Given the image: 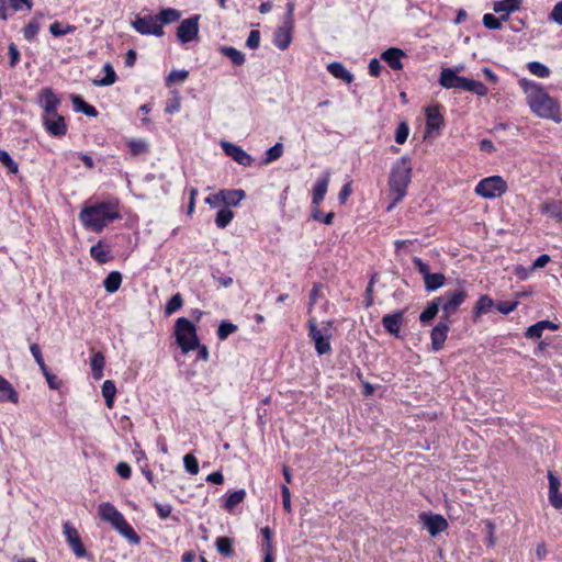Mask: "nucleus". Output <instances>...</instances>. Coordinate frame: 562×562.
I'll list each match as a JSON object with an SVG mask.
<instances>
[{
    "label": "nucleus",
    "mask_w": 562,
    "mask_h": 562,
    "mask_svg": "<svg viewBox=\"0 0 562 562\" xmlns=\"http://www.w3.org/2000/svg\"><path fill=\"white\" fill-rule=\"evenodd\" d=\"M43 124L52 136L61 137L67 133L65 119L57 112L50 115H43Z\"/></svg>",
    "instance_id": "14"
},
{
    "label": "nucleus",
    "mask_w": 562,
    "mask_h": 562,
    "mask_svg": "<svg viewBox=\"0 0 562 562\" xmlns=\"http://www.w3.org/2000/svg\"><path fill=\"white\" fill-rule=\"evenodd\" d=\"M446 277L442 273H427L424 279L425 289L427 291H435L445 284Z\"/></svg>",
    "instance_id": "31"
},
{
    "label": "nucleus",
    "mask_w": 562,
    "mask_h": 562,
    "mask_svg": "<svg viewBox=\"0 0 562 562\" xmlns=\"http://www.w3.org/2000/svg\"><path fill=\"white\" fill-rule=\"evenodd\" d=\"M221 53L228 57L234 65L240 66L245 63V55L234 47L224 46L221 48Z\"/></svg>",
    "instance_id": "36"
},
{
    "label": "nucleus",
    "mask_w": 562,
    "mask_h": 562,
    "mask_svg": "<svg viewBox=\"0 0 562 562\" xmlns=\"http://www.w3.org/2000/svg\"><path fill=\"white\" fill-rule=\"evenodd\" d=\"M99 517L116 529L122 536L128 539L131 542L139 543V537L136 535L134 529L128 525L123 515L115 508L111 503H101L98 506Z\"/></svg>",
    "instance_id": "4"
},
{
    "label": "nucleus",
    "mask_w": 562,
    "mask_h": 562,
    "mask_svg": "<svg viewBox=\"0 0 562 562\" xmlns=\"http://www.w3.org/2000/svg\"><path fill=\"white\" fill-rule=\"evenodd\" d=\"M127 146L133 155H139L147 148V143L143 139L128 140Z\"/></svg>",
    "instance_id": "54"
},
{
    "label": "nucleus",
    "mask_w": 562,
    "mask_h": 562,
    "mask_svg": "<svg viewBox=\"0 0 562 562\" xmlns=\"http://www.w3.org/2000/svg\"><path fill=\"white\" fill-rule=\"evenodd\" d=\"M259 44H260V33H259V31L254 30L249 33L246 45L250 49H256L259 47Z\"/></svg>",
    "instance_id": "59"
},
{
    "label": "nucleus",
    "mask_w": 562,
    "mask_h": 562,
    "mask_svg": "<svg viewBox=\"0 0 562 562\" xmlns=\"http://www.w3.org/2000/svg\"><path fill=\"white\" fill-rule=\"evenodd\" d=\"M175 335L177 342L183 353H188L199 348V338L195 326L186 317H180L175 324Z\"/></svg>",
    "instance_id": "5"
},
{
    "label": "nucleus",
    "mask_w": 562,
    "mask_h": 562,
    "mask_svg": "<svg viewBox=\"0 0 562 562\" xmlns=\"http://www.w3.org/2000/svg\"><path fill=\"white\" fill-rule=\"evenodd\" d=\"M199 20L200 15L183 20L177 29L178 40L186 44L195 40L199 35Z\"/></svg>",
    "instance_id": "11"
},
{
    "label": "nucleus",
    "mask_w": 562,
    "mask_h": 562,
    "mask_svg": "<svg viewBox=\"0 0 562 562\" xmlns=\"http://www.w3.org/2000/svg\"><path fill=\"white\" fill-rule=\"evenodd\" d=\"M132 25L138 33L144 35L161 36L164 34L162 26L151 15L137 18L132 22Z\"/></svg>",
    "instance_id": "12"
},
{
    "label": "nucleus",
    "mask_w": 562,
    "mask_h": 562,
    "mask_svg": "<svg viewBox=\"0 0 562 562\" xmlns=\"http://www.w3.org/2000/svg\"><path fill=\"white\" fill-rule=\"evenodd\" d=\"M182 303H183V300L179 293L172 295L171 299L166 304L165 313L167 315L173 314L182 306Z\"/></svg>",
    "instance_id": "45"
},
{
    "label": "nucleus",
    "mask_w": 562,
    "mask_h": 562,
    "mask_svg": "<svg viewBox=\"0 0 562 562\" xmlns=\"http://www.w3.org/2000/svg\"><path fill=\"white\" fill-rule=\"evenodd\" d=\"M521 0H502L493 5V10L501 15V20L507 21L508 15L520 9Z\"/></svg>",
    "instance_id": "23"
},
{
    "label": "nucleus",
    "mask_w": 562,
    "mask_h": 562,
    "mask_svg": "<svg viewBox=\"0 0 562 562\" xmlns=\"http://www.w3.org/2000/svg\"><path fill=\"white\" fill-rule=\"evenodd\" d=\"M90 256L101 265L109 262L113 258L110 247L101 240L90 248Z\"/></svg>",
    "instance_id": "26"
},
{
    "label": "nucleus",
    "mask_w": 562,
    "mask_h": 562,
    "mask_svg": "<svg viewBox=\"0 0 562 562\" xmlns=\"http://www.w3.org/2000/svg\"><path fill=\"white\" fill-rule=\"evenodd\" d=\"M507 188L506 181L501 176H491L477 183L475 193L484 199H495L502 196Z\"/></svg>",
    "instance_id": "7"
},
{
    "label": "nucleus",
    "mask_w": 562,
    "mask_h": 562,
    "mask_svg": "<svg viewBox=\"0 0 562 562\" xmlns=\"http://www.w3.org/2000/svg\"><path fill=\"white\" fill-rule=\"evenodd\" d=\"M0 162L9 170L11 173H16L19 171V165L11 158L8 151L0 149Z\"/></svg>",
    "instance_id": "44"
},
{
    "label": "nucleus",
    "mask_w": 562,
    "mask_h": 562,
    "mask_svg": "<svg viewBox=\"0 0 562 562\" xmlns=\"http://www.w3.org/2000/svg\"><path fill=\"white\" fill-rule=\"evenodd\" d=\"M518 305V302L515 301V302H498L496 304V308L499 313L504 314V315H507L509 314L510 312H513Z\"/></svg>",
    "instance_id": "60"
},
{
    "label": "nucleus",
    "mask_w": 562,
    "mask_h": 562,
    "mask_svg": "<svg viewBox=\"0 0 562 562\" xmlns=\"http://www.w3.org/2000/svg\"><path fill=\"white\" fill-rule=\"evenodd\" d=\"M550 19L558 25H562V0L553 7L552 12L550 13Z\"/></svg>",
    "instance_id": "64"
},
{
    "label": "nucleus",
    "mask_w": 562,
    "mask_h": 562,
    "mask_svg": "<svg viewBox=\"0 0 562 562\" xmlns=\"http://www.w3.org/2000/svg\"><path fill=\"white\" fill-rule=\"evenodd\" d=\"M312 217L315 221H321V222H323L326 225H330L333 223V220H334V213L329 212L326 215H323V213L318 209V206H314L313 212H312Z\"/></svg>",
    "instance_id": "55"
},
{
    "label": "nucleus",
    "mask_w": 562,
    "mask_h": 562,
    "mask_svg": "<svg viewBox=\"0 0 562 562\" xmlns=\"http://www.w3.org/2000/svg\"><path fill=\"white\" fill-rule=\"evenodd\" d=\"M323 288L324 286L321 283L314 284V286L310 293V303H308L310 308L317 302L318 297L322 294Z\"/></svg>",
    "instance_id": "62"
},
{
    "label": "nucleus",
    "mask_w": 562,
    "mask_h": 562,
    "mask_svg": "<svg viewBox=\"0 0 562 562\" xmlns=\"http://www.w3.org/2000/svg\"><path fill=\"white\" fill-rule=\"evenodd\" d=\"M216 549H217V551L221 554H223L225 557H232L233 553H234L233 542L227 537H220V538H217V540H216Z\"/></svg>",
    "instance_id": "41"
},
{
    "label": "nucleus",
    "mask_w": 562,
    "mask_h": 562,
    "mask_svg": "<svg viewBox=\"0 0 562 562\" xmlns=\"http://www.w3.org/2000/svg\"><path fill=\"white\" fill-rule=\"evenodd\" d=\"M443 116L439 111L438 105L428 106L426 109V132L425 138L436 137L443 126Z\"/></svg>",
    "instance_id": "10"
},
{
    "label": "nucleus",
    "mask_w": 562,
    "mask_h": 562,
    "mask_svg": "<svg viewBox=\"0 0 562 562\" xmlns=\"http://www.w3.org/2000/svg\"><path fill=\"white\" fill-rule=\"evenodd\" d=\"M419 518L432 537H436L448 528V521L441 515L422 513Z\"/></svg>",
    "instance_id": "13"
},
{
    "label": "nucleus",
    "mask_w": 562,
    "mask_h": 562,
    "mask_svg": "<svg viewBox=\"0 0 562 562\" xmlns=\"http://www.w3.org/2000/svg\"><path fill=\"white\" fill-rule=\"evenodd\" d=\"M293 24L284 22L274 33V44L281 49H286L292 42Z\"/></svg>",
    "instance_id": "20"
},
{
    "label": "nucleus",
    "mask_w": 562,
    "mask_h": 562,
    "mask_svg": "<svg viewBox=\"0 0 562 562\" xmlns=\"http://www.w3.org/2000/svg\"><path fill=\"white\" fill-rule=\"evenodd\" d=\"M449 326L446 323H439L430 333L431 347L435 351L440 350L447 339Z\"/></svg>",
    "instance_id": "25"
},
{
    "label": "nucleus",
    "mask_w": 562,
    "mask_h": 562,
    "mask_svg": "<svg viewBox=\"0 0 562 562\" xmlns=\"http://www.w3.org/2000/svg\"><path fill=\"white\" fill-rule=\"evenodd\" d=\"M282 153H283V146L281 143H277L274 146L270 147L267 151V157H266V164H269V162H272L274 160H277L278 158H280L282 156Z\"/></svg>",
    "instance_id": "49"
},
{
    "label": "nucleus",
    "mask_w": 562,
    "mask_h": 562,
    "mask_svg": "<svg viewBox=\"0 0 562 562\" xmlns=\"http://www.w3.org/2000/svg\"><path fill=\"white\" fill-rule=\"evenodd\" d=\"M467 295L468 294L464 289H457L453 291H447L442 296L437 297L445 318H449L457 312L459 306L467 299Z\"/></svg>",
    "instance_id": "8"
},
{
    "label": "nucleus",
    "mask_w": 562,
    "mask_h": 562,
    "mask_svg": "<svg viewBox=\"0 0 562 562\" xmlns=\"http://www.w3.org/2000/svg\"><path fill=\"white\" fill-rule=\"evenodd\" d=\"M546 329L557 330L558 325L550 321H540L527 328L526 337L530 339H538L542 336V333Z\"/></svg>",
    "instance_id": "27"
},
{
    "label": "nucleus",
    "mask_w": 562,
    "mask_h": 562,
    "mask_svg": "<svg viewBox=\"0 0 562 562\" xmlns=\"http://www.w3.org/2000/svg\"><path fill=\"white\" fill-rule=\"evenodd\" d=\"M119 217L116 207L110 203H98L83 207L79 213L82 225L100 233L109 223Z\"/></svg>",
    "instance_id": "2"
},
{
    "label": "nucleus",
    "mask_w": 562,
    "mask_h": 562,
    "mask_svg": "<svg viewBox=\"0 0 562 562\" xmlns=\"http://www.w3.org/2000/svg\"><path fill=\"white\" fill-rule=\"evenodd\" d=\"M189 76L187 70H172L167 77V86L184 81Z\"/></svg>",
    "instance_id": "50"
},
{
    "label": "nucleus",
    "mask_w": 562,
    "mask_h": 562,
    "mask_svg": "<svg viewBox=\"0 0 562 562\" xmlns=\"http://www.w3.org/2000/svg\"><path fill=\"white\" fill-rule=\"evenodd\" d=\"M30 351H31L32 356L34 357L36 363L38 364L41 371H46L47 366L45 364L44 359L42 357L40 346L37 344L31 345Z\"/></svg>",
    "instance_id": "56"
},
{
    "label": "nucleus",
    "mask_w": 562,
    "mask_h": 562,
    "mask_svg": "<svg viewBox=\"0 0 562 562\" xmlns=\"http://www.w3.org/2000/svg\"><path fill=\"white\" fill-rule=\"evenodd\" d=\"M439 308L440 304L439 301L436 299L427 306L425 311L422 312V314L419 315L420 322L428 323L429 321H431L437 315Z\"/></svg>",
    "instance_id": "40"
},
{
    "label": "nucleus",
    "mask_w": 562,
    "mask_h": 562,
    "mask_svg": "<svg viewBox=\"0 0 562 562\" xmlns=\"http://www.w3.org/2000/svg\"><path fill=\"white\" fill-rule=\"evenodd\" d=\"M236 329H237L236 325H234L232 323L223 322L218 326L217 336L220 339L224 340L228 337V335L234 333Z\"/></svg>",
    "instance_id": "53"
},
{
    "label": "nucleus",
    "mask_w": 562,
    "mask_h": 562,
    "mask_svg": "<svg viewBox=\"0 0 562 562\" xmlns=\"http://www.w3.org/2000/svg\"><path fill=\"white\" fill-rule=\"evenodd\" d=\"M122 282V276L117 271L110 272L105 278L103 285L106 292L114 293L119 290Z\"/></svg>",
    "instance_id": "32"
},
{
    "label": "nucleus",
    "mask_w": 562,
    "mask_h": 562,
    "mask_svg": "<svg viewBox=\"0 0 562 562\" xmlns=\"http://www.w3.org/2000/svg\"><path fill=\"white\" fill-rule=\"evenodd\" d=\"M60 100L50 88H44L40 92V105L44 111L43 115H50L57 112Z\"/></svg>",
    "instance_id": "15"
},
{
    "label": "nucleus",
    "mask_w": 562,
    "mask_h": 562,
    "mask_svg": "<svg viewBox=\"0 0 562 562\" xmlns=\"http://www.w3.org/2000/svg\"><path fill=\"white\" fill-rule=\"evenodd\" d=\"M105 77L102 79H94L93 85L98 87L111 86L116 81V75L111 64L106 63L103 67Z\"/></svg>",
    "instance_id": "35"
},
{
    "label": "nucleus",
    "mask_w": 562,
    "mask_h": 562,
    "mask_svg": "<svg viewBox=\"0 0 562 562\" xmlns=\"http://www.w3.org/2000/svg\"><path fill=\"white\" fill-rule=\"evenodd\" d=\"M42 373L44 374V376L48 383V386L52 390H58L60 387V381L57 379V376L55 374L50 373L47 368H46V371H42Z\"/></svg>",
    "instance_id": "61"
},
{
    "label": "nucleus",
    "mask_w": 562,
    "mask_h": 562,
    "mask_svg": "<svg viewBox=\"0 0 562 562\" xmlns=\"http://www.w3.org/2000/svg\"><path fill=\"white\" fill-rule=\"evenodd\" d=\"M9 2L15 11H20L23 8L30 11L33 7L32 0H9Z\"/></svg>",
    "instance_id": "63"
},
{
    "label": "nucleus",
    "mask_w": 562,
    "mask_h": 562,
    "mask_svg": "<svg viewBox=\"0 0 562 562\" xmlns=\"http://www.w3.org/2000/svg\"><path fill=\"white\" fill-rule=\"evenodd\" d=\"M494 302L487 295H483L479 299L475 305V314L480 315L482 313H486L492 306Z\"/></svg>",
    "instance_id": "47"
},
{
    "label": "nucleus",
    "mask_w": 562,
    "mask_h": 562,
    "mask_svg": "<svg viewBox=\"0 0 562 562\" xmlns=\"http://www.w3.org/2000/svg\"><path fill=\"white\" fill-rule=\"evenodd\" d=\"M330 180V172L325 171L322 177L315 183L312 191V203L314 206H318L321 202L324 200V196L327 192L328 184Z\"/></svg>",
    "instance_id": "21"
},
{
    "label": "nucleus",
    "mask_w": 562,
    "mask_h": 562,
    "mask_svg": "<svg viewBox=\"0 0 562 562\" xmlns=\"http://www.w3.org/2000/svg\"><path fill=\"white\" fill-rule=\"evenodd\" d=\"M115 394H116V387H115L114 383L110 380L104 381L103 385H102V395L105 400V404H106L108 408L113 407Z\"/></svg>",
    "instance_id": "37"
},
{
    "label": "nucleus",
    "mask_w": 562,
    "mask_h": 562,
    "mask_svg": "<svg viewBox=\"0 0 562 562\" xmlns=\"http://www.w3.org/2000/svg\"><path fill=\"white\" fill-rule=\"evenodd\" d=\"M64 533L75 554L80 558L85 557L86 549L80 540L77 529L74 528L69 522H66L64 525Z\"/></svg>",
    "instance_id": "16"
},
{
    "label": "nucleus",
    "mask_w": 562,
    "mask_h": 562,
    "mask_svg": "<svg viewBox=\"0 0 562 562\" xmlns=\"http://www.w3.org/2000/svg\"><path fill=\"white\" fill-rule=\"evenodd\" d=\"M460 70H462V67H457L456 69L443 68L440 72L439 83L446 89L457 88L468 91L471 79L458 76L457 72Z\"/></svg>",
    "instance_id": "9"
},
{
    "label": "nucleus",
    "mask_w": 562,
    "mask_h": 562,
    "mask_svg": "<svg viewBox=\"0 0 562 562\" xmlns=\"http://www.w3.org/2000/svg\"><path fill=\"white\" fill-rule=\"evenodd\" d=\"M405 56V53L396 47H391L384 50L381 55V58L393 69L401 70L403 69L402 58Z\"/></svg>",
    "instance_id": "24"
},
{
    "label": "nucleus",
    "mask_w": 562,
    "mask_h": 562,
    "mask_svg": "<svg viewBox=\"0 0 562 562\" xmlns=\"http://www.w3.org/2000/svg\"><path fill=\"white\" fill-rule=\"evenodd\" d=\"M40 31V23L35 20L30 21L23 29V35L27 41H33Z\"/></svg>",
    "instance_id": "46"
},
{
    "label": "nucleus",
    "mask_w": 562,
    "mask_h": 562,
    "mask_svg": "<svg viewBox=\"0 0 562 562\" xmlns=\"http://www.w3.org/2000/svg\"><path fill=\"white\" fill-rule=\"evenodd\" d=\"M71 100L76 111L82 112L88 116H97V110L92 105L85 102V100L81 97L74 95Z\"/></svg>",
    "instance_id": "34"
},
{
    "label": "nucleus",
    "mask_w": 562,
    "mask_h": 562,
    "mask_svg": "<svg viewBox=\"0 0 562 562\" xmlns=\"http://www.w3.org/2000/svg\"><path fill=\"white\" fill-rule=\"evenodd\" d=\"M548 480H549V501L550 504L557 508H562V493H560V480L551 472H548Z\"/></svg>",
    "instance_id": "22"
},
{
    "label": "nucleus",
    "mask_w": 562,
    "mask_h": 562,
    "mask_svg": "<svg viewBox=\"0 0 562 562\" xmlns=\"http://www.w3.org/2000/svg\"><path fill=\"white\" fill-rule=\"evenodd\" d=\"M233 217H234V212L232 210H229L228 207H223L217 212L216 217H215V223H216L217 227L224 228L231 223Z\"/></svg>",
    "instance_id": "39"
},
{
    "label": "nucleus",
    "mask_w": 562,
    "mask_h": 562,
    "mask_svg": "<svg viewBox=\"0 0 562 562\" xmlns=\"http://www.w3.org/2000/svg\"><path fill=\"white\" fill-rule=\"evenodd\" d=\"M539 209L543 215L552 218L558 224H562V202L561 201H557V200L542 201Z\"/></svg>",
    "instance_id": "19"
},
{
    "label": "nucleus",
    "mask_w": 562,
    "mask_h": 562,
    "mask_svg": "<svg viewBox=\"0 0 562 562\" xmlns=\"http://www.w3.org/2000/svg\"><path fill=\"white\" fill-rule=\"evenodd\" d=\"M245 496H246L245 490H238V491L233 492L226 498V502L224 505L225 509H227L228 512H232L235 508V506H237L238 504H240L244 501Z\"/></svg>",
    "instance_id": "38"
},
{
    "label": "nucleus",
    "mask_w": 562,
    "mask_h": 562,
    "mask_svg": "<svg viewBox=\"0 0 562 562\" xmlns=\"http://www.w3.org/2000/svg\"><path fill=\"white\" fill-rule=\"evenodd\" d=\"M412 166L407 157H402L395 161L392 167L389 186L393 202L389 205L387 210L394 207L406 195V190L411 183Z\"/></svg>",
    "instance_id": "3"
},
{
    "label": "nucleus",
    "mask_w": 562,
    "mask_h": 562,
    "mask_svg": "<svg viewBox=\"0 0 562 562\" xmlns=\"http://www.w3.org/2000/svg\"><path fill=\"white\" fill-rule=\"evenodd\" d=\"M403 322L404 313L402 311H397L393 314H386L382 317V325L384 329L395 337H400V330Z\"/></svg>",
    "instance_id": "17"
},
{
    "label": "nucleus",
    "mask_w": 562,
    "mask_h": 562,
    "mask_svg": "<svg viewBox=\"0 0 562 562\" xmlns=\"http://www.w3.org/2000/svg\"><path fill=\"white\" fill-rule=\"evenodd\" d=\"M328 71L336 78L350 83L353 80V76L346 67L340 63H331L327 67Z\"/></svg>",
    "instance_id": "30"
},
{
    "label": "nucleus",
    "mask_w": 562,
    "mask_h": 562,
    "mask_svg": "<svg viewBox=\"0 0 562 562\" xmlns=\"http://www.w3.org/2000/svg\"><path fill=\"white\" fill-rule=\"evenodd\" d=\"M180 16H181V14L178 10L169 8V9H164L159 13L158 19L161 21V23L169 24V23L178 21L180 19Z\"/></svg>",
    "instance_id": "43"
},
{
    "label": "nucleus",
    "mask_w": 562,
    "mask_h": 562,
    "mask_svg": "<svg viewBox=\"0 0 562 562\" xmlns=\"http://www.w3.org/2000/svg\"><path fill=\"white\" fill-rule=\"evenodd\" d=\"M220 198L226 206H236L245 198V192L243 190H221Z\"/></svg>",
    "instance_id": "29"
},
{
    "label": "nucleus",
    "mask_w": 562,
    "mask_h": 562,
    "mask_svg": "<svg viewBox=\"0 0 562 562\" xmlns=\"http://www.w3.org/2000/svg\"><path fill=\"white\" fill-rule=\"evenodd\" d=\"M222 147L225 154L232 157L239 165L250 166L252 159L241 147L228 142H223Z\"/></svg>",
    "instance_id": "18"
},
{
    "label": "nucleus",
    "mask_w": 562,
    "mask_h": 562,
    "mask_svg": "<svg viewBox=\"0 0 562 562\" xmlns=\"http://www.w3.org/2000/svg\"><path fill=\"white\" fill-rule=\"evenodd\" d=\"M183 463H184L186 470L190 474L195 475L199 473V463H198L196 458L193 454H191V453L186 454L183 458Z\"/></svg>",
    "instance_id": "48"
},
{
    "label": "nucleus",
    "mask_w": 562,
    "mask_h": 562,
    "mask_svg": "<svg viewBox=\"0 0 562 562\" xmlns=\"http://www.w3.org/2000/svg\"><path fill=\"white\" fill-rule=\"evenodd\" d=\"M104 356L101 352H97L93 355L91 359V370H92V376L95 380H100L103 375V368H104Z\"/></svg>",
    "instance_id": "33"
},
{
    "label": "nucleus",
    "mask_w": 562,
    "mask_h": 562,
    "mask_svg": "<svg viewBox=\"0 0 562 562\" xmlns=\"http://www.w3.org/2000/svg\"><path fill=\"white\" fill-rule=\"evenodd\" d=\"M502 21L501 18L497 19L491 13H486L483 16V24L488 30H499L502 27Z\"/></svg>",
    "instance_id": "52"
},
{
    "label": "nucleus",
    "mask_w": 562,
    "mask_h": 562,
    "mask_svg": "<svg viewBox=\"0 0 562 562\" xmlns=\"http://www.w3.org/2000/svg\"><path fill=\"white\" fill-rule=\"evenodd\" d=\"M409 128L406 122H401L396 128L395 142L404 144L408 137Z\"/></svg>",
    "instance_id": "51"
},
{
    "label": "nucleus",
    "mask_w": 562,
    "mask_h": 562,
    "mask_svg": "<svg viewBox=\"0 0 562 562\" xmlns=\"http://www.w3.org/2000/svg\"><path fill=\"white\" fill-rule=\"evenodd\" d=\"M310 337L315 342V349L318 355H325L330 351L329 339L331 337V323H323L317 327L314 321L308 322Z\"/></svg>",
    "instance_id": "6"
},
{
    "label": "nucleus",
    "mask_w": 562,
    "mask_h": 562,
    "mask_svg": "<svg viewBox=\"0 0 562 562\" xmlns=\"http://www.w3.org/2000/svg\"><path fill=\"white\" fill-rule=\"evenodd\" d=\"M0 402H11L16 404L19 395L12 384L0 375Z\"/></svg>",
    "instance_id": "28"
},
{
    "label": "nucleus",
    "mask_w": 562,
    "mask_h": 562,
    "mask_svg": "<svg viewBox=\"0 0 562 562\" xmlns=\"http://www.w3.org/2000/svg\"><path fill=\"white\" fill-rule=\"evenodd\" d=\"M74 30H75V26H72V25H67L65 29H61V25H60V23H58V22H54V23L49 26V32H50V33H52V35H54V36L65 35V34H68V33L74 32Z\"/></svg>",
    "instance_id": "57"
},
{
    "label": "nucleus",
    "mask_w": 562,
    "mask_h": 562,
    "mask_svg": "<svg viewBox=\"0 0 562 562\" xmlns=\"http://www.w3.org/2000/svg\"><path fill=\"white\" fill-rule=\"evenodd\" d=\"M468 91L473 92L480 97H484L487 94V88L480 81L470 80Z\"/></svg>",
    "instance_id": "58"
},
{
    "label": "nucleus",
    "mask_w": 562,
    "mask_h": 562,
    "mask_svg": "<svg viewBox=\"0 0 562 562\" xmlns=\"http://www.w3.org/2000/svg\"><path fill=\"white\" fill-rule=\"evenodd\" d=\"M519 86L527 97L530 110L539 117L561 122L560 110L557 101L552 99L542 86L521 79Z\"/></svg>",
    "instance_id": "1"
},
{
    "label": "nucleus",
    "mask_w": 562,
    "mask_h": 562,
    "mask_svg": "<svg viewBox=\"0 0 562 562\" xmlns=\"http://www.w3.org/2000/svg\"><path fill=\"white\" fill-rule=\"evenodd\" d=\"M527 67L532 75L539 78H547L550 75V69L539 61H530Z\"/></svg>",
    "instance_id": "42"
}]
</instances>
